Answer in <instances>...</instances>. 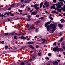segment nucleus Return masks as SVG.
Returning a JSON list of instances; mask_svg holds the SVG:
<instances>
[{"mask_svg":"<svg viewBox=\"0 0 65 65\" xmlns=\"http://www.w3.org/2000/svg\"><path fill=\"white\" fill-rule=\"evenodd\" d=\"M37 6H39L38 4H35L34 5H31V7H34L35 9H39V8L37 7Z\"/></svg>","mask_w":65,"mask_h":65,"instance_id":"f257e3e1","label":"nucleus"},{"mask_svg":"<svg viewBox=\"0 0 65 65\" xmlns=\"http://www.w3.org/2000/svg\"><path fill=\"white\" fill-rule=\"evenodd\" d=\"M57 26V23H54L53 24V26L52 27V29L54 30V31H55V30L56 29H57V28L56 27Z\"/></svg>","mask_w":65,"mask_h":65,"instance_id":"f03ea898","label":"nucleus"},{"mask_svg":"<svg viewBox=\"0 0 65 65\" xmlns=\"http://www.w3.org/2000/svg\"><path fill=\"white\" fill-rule=\"evenodd\" d=\"M53 50L54 52H59L60 51V49L58 48H54L53 49Z\"/></svg>","mask_w":65,"mask_h":65,"instance_id":"7ed1b4c3","label":"nucleus"},{"mask_svg":"<svg viewBox=\"0 0 65 65\" xmlns=\"http://www.w3.org/2000/svg\"><path fill=\"white\" fill-rule=\"evenodd\" d=\"M55 4H54L53 6H51L50 8L51 9H52V8H53V9H54L55 10H57V8H56L55 7Z\"/></svg>","mask_w":65,"mask_h":65,"instance_id":"20e7f679","label":"nucleus"},{"mask_svg":"<svg viewBox=\"0 0 65 65\" xmlns=\"http://www.w3.org/2000/svg\"><path fill=\"white\" fill-rule=\"evenodd\" d=\"M37 14V11H34L32 12L31 13V15H36Z\"/></svg>","mask_w":65,"mask_h":65,"instance_id":"39448f33","label":"nucleus"},{"mask_svg":"<svg viewBox=\"0 0 65 65\" xmlns=\"http://www.w3.org/2000/svg\"><path fill=\"white\" fill-rule=\"evenodd\" d=\"M48 3H49L48 2L47 3V2H45V3L44 4V5H46V7H48V6H49V5L48 4Z\"/></svg>","mask_w":65,"mask_h":65,"instance_id":"423d86ee","label":"nucleus"},{"mask_svg":"<svg viewBox=\"0 0 65 65\" xmlns=\"http://www.w3.org/2000/svg\"><path fill=\"white\" fill-rule=\"evenodd\" d=\"M19 38H20L21 39H26V38L25 37L23 36L21 37H19Z\"/></svg>","mask_w":65,"mask_h":65,"instance_id":"0eeeda50","label":"nucleus"},{"mask_svg":"<svg viewBox=\"0 0 65 65\" xmlns=\"http://www.w3.org/2000/svg\"><path fill=\"white\" fill-rule=\"evenodd\" d=\"M50 22H46L45 23V27H47V25H49V24H50Z\"/></svg>","mask_w":65,"mask_h":65,"instance_id":"6e6552de","label":"nucleus"},{"mask_svg":"<svg viewBox=\"0 0 65 65\" xmlns=\"http://www.w3.org/2000/svg\"><path fill=\"white\" fill-rule=\"evenodd\" d=\"M63 7H63H61V10H62L63 11H65V5H64Z\"/></svg>","mask_w":65,"mask_h":65,"instance_id":"1a4fd4ad","label":"nucleus"},{"mask_svg":"<svg viewBox=\"0 0 65 65\" xmlns=\"http://www.w3.org/2000/svg\"><path fill=\"white\" fill-rule=\"evenodd\" d=\"M58 26L59 28H62V27H63V25L60 24H58Z\"/></svg>","mask_w":65,"mask_h":65,"instance_id":"9d476101","label":"nucleus"},{"mask_svg":"<svg viewBox=\"0 0 65 65\" xmlns=\"http://www.w3.org/2000/svg\"><path fill=\"white\" fill-rule=\"evenodd\" d=\"M62 5H58V6H57L56 7V9H57L58 8V9H59V8H61V6Z\"/></svg>","mask_w":65,"mask_h":65,"instance_id":"9b49d317","label":"nucleus"},{"mask_svg":"<svg viewBox=\"0 0 65 65\" xmlns=\"http://www.w3.org/2000/svg\"><path fill=\"white\" fill-rule=\"evenodd\" d=\"M61 22V23H63L64 22H65V20L64 19H62L60 20Z\"/></svg>","mask_w":65,"mask_h":65,"instance_id":"f8f14e48","label":"nucleus"},{"mask_svg":"<svg viewBox=\"0 0 65 65\" xmlns=\"http://www.w3.org/2000/svg\"><path fill=\"white\" fill-rule=\"evenodd\" d=\"M50 27V26L48 25L46 27H47V31H49V30H50V28H49V27Z\"/></svg>","mask_w":65,"mask_h":65,"instance_id":"ddd939ff","label":"nucleus"},{"mask_svg":"<svg viewBox=\"0 0 65 65\" xmlns=\"http://www.w3.org/2000/svg\"><path fill=\"white\" fill-rule=\"evenodd\" d=\"M58 63L57 61H55V62H53V64L54 65H57V64H58Z\"/></svg>","mask_w":65,"mask_h":65,"instance_id":"4468645a","label":"nucleus"},{"mask_svg":"<svg viewBox=\"0 0 65 65\" xmlns=\"http://www.w3.org/2000/svg\"><path fill=\"white\" fill-rule=\"evenodd\" d=\"M58 4L59 5V4H60V3H61V5H64V4H63V2H62L61 1L60 2H58Z\"/></svg>","mask_w":65,"mask_h":65,"instance_id":"2eb2a0df","label":"nucleus"},{"mask_svg":"<svg viewBox=\"0 0 65 65\" xmlns=\"http://www.w3.org/2000/svg\"><path fill=\"white\" fill-rule=\"evenodd\" d=\"M56 10H58V11L59 12H61V9H56Z\"/></svg>","mask_w":65,"mask_h":65,"instance_id":"dca6fc26","label":"nucleus"},{"mask_svg":"<svg viewBox=\"0 0 65 65\" xmlns=\"http://www.w3.org/2000/svg\"><path fill=\"white\" fill-rule=\"evenodd\" d=\"M43 5V3H40V8H41L42 6V5Z\"/></svg>","mask_w":65,"mask_h":65,"instance_id":"f3484780","label":"nucleus"},{"mask_svg":"<svg viewBox=\"0 0 65 65\" xmlns=\"http://www.w3.org/2000/svg\"><path fill=\"white\" fill-rule=\"evenodd\" d=\"M49 18L51 20H52V21L53 20V17L51 16H49Z\"/></svg>","mask_w":65,"mask_h":65,"instance_id":"a211bd4d","label":"nucleus"},{"mask_svg":"<svg viewBox=\"0 0 65 65\" xmlns=\"http://www.w3.org/2000/svg\"><path fill=\"white\" fill-rule=\"evenodd\" d=\"M24 2L25 3H29V2H30V1H24Z\"/></svg>","mask_w":65,"mask_h":65,"instance_id":"6ab92c4d","label":"nucleus"},{"mask_svg":"<svg viewBox=\"0 0 65 65\" xmlns=\"http://www.w3.org/2000/svg\"><path fill=\"white\" fill-rule=\"evenodd\" d=\"M29 47L31 48H32V49H34V47H33V46L32 45H30L29 46Z\"/></svg>","mask_w":65,"mask_h":65,"instance_id":"aec40b11","label":"nucleus"},{"mask_svg":"<svg viewBox=\"0 0 65 65\" xmlns=\"http://www.w3.org/2000/svg\"><path fill=\"white\" fill-rule=\"evenodd\" d=\"M38 54L39 56H41L42 55V54H41V53H38Z\"/></svg>","mask_w":65,"mask_h":65,"instance_id":"412c9836","label":"nucleus"},{"mask_svg":"<svg viewBox=\"0 0 65 65\" xmlns=\"http://www.w3.org/2000/svg\"><path fill=\"white\" fill-rule=\"evenodd\" d=\"M15 5V4H11L10 5L11 7H13V6H14Z\"/></svg>","mask_w":65,"mask_h":65,"instance_id":"4be33fe9","label":"nucleus"},{"mask_svg":"<svg viewBox=\"0 0 65 65\" xmlns=\"http://www.w3.org/2000/svg\"><path fill=\"white\" fill-rule=\"evenodd\" d=\"M63 38H61L59 40V41H62L63 40Z\"/></svg>","mask_w":65,"mask_h":65,"instance_id":"5701e85b","label":"nucleus"},{"mask_svg":"<svg viewBox=\"0 0 65 65\" xmlns=\"http://www.w3.org/2000/svg\"><path fill=\"white\" fill-rule=\"evenodd\" d=\"M34 29L33 28V26H30V29Z\"/></svg>","mask_w":65,"mask_h":65,"instance_id":"b1692460","label":"nucleus"},{"mask_svg":"<svg viewBox=\"0 0 65 65\" xmlns=\"http://www.w3.org/2000/svg\"><path fill=\"white\" fill-rule=\"evenodd\" d=\"M9 13L10 14H11V13L9 12V13H7V15H9Z\"/></svg>","mask_w":65,"mask_h":65,"instance_id":"393cba45","label":"nucleus"},{"mask_svg":"<svg viewBox=\"0 0 65 65\" xmlns=\"http://www.w3.org/2000/svg\"><path fill=\"white\" fill-rule=\"evenodd\" d=\"M20 65H25V63H24V62H22L21 63Z\"/></svg>","mask_w":65,"mask_h":65,"instance_id":"a878e982","label":"nucleus"},{"mask_svg":"<svg viewBox=\"0 0 65 65\" xmlns=\"http://www.w3.org/2000/svg\"><path fill=\"white\" fill-rule=\"evenodd\" d=\"M8 48V46H5V48L6 50H7V48Z\"/></svg>","mask_w":65,"mask_h":65,"instance_id":"bb28decb","label":"nucleus"},{"mask_svg":"<svg viewBox=\"0 0 65 65\" xmlns=\"http://www.w3.org/2000/svg\"><path fill=\"white\" fill-rule=\"evenodd\" d=\"M45 58L46 60H50V59L48 57H45Z\"/></svg>","mask_w":65,"mask_h":65,"instance_id":"cd10ccee","label":"nucleus"},{"mask_svg":"<svg viewBox=\"0 0 65 65\" xmlns=\"http://www.w3.org/2000/svg\"><path fill=\"white\" fill-rule=\"evenodd\" d=\"M31 20V18H28L27 19V21H30Z\"/></svg>","mask_w":65,"mask_h":65,"instance_id":"c85d7f7f","label":"nucleus"},{"mask_svg":"<svg viewBox=\"0 0 65 65\" xmlns=\"http://www.w3.org/2000/svg\"><path fill=\"white\" fill-rule=\"evenodd\" d=\"M36 22H37V23H40V21H37Z\"/></svg>","mask_w":65,"mask_h":65,"instance_id":"c756f323","label":"nucleus"},{"mask_svg":"<svg viewBox=\"0 0 65 65\" xmlns=\"http://www.w3.org/2000/svg\"><path fill=\"white\" fill-rule=\"evenodd\" d=\"M4 34L5 35H8V33H5Z\"/></svg>","mask_w":65,"mask_h":65,"instance_id":"7c9ffc66","label":"nucleus"},{"mask_svg":"<svg viewBox=\"0 0 65 65\" xmlns=\"http://www.w3.org/2000/svg\"><path fill=\"white\" fill-rule=\"evenodd\" d=\"M48 56L50 57V56H51V53H49L48 54Z\"/></svg>","mask_w":65,"mask_h":65,"instance_id":"2f4dec72","label":"nucleus"},{"mask_svg":"<svg viewBox=\"0 0 65 65\" xmlns=\"http://www.w3.org/2000/svg\"><path fill=\"white\" fill-rule=\"evenodd\" d=\"M20 19L21 20H25V18H23V17H22L21 18H20Z\"/></svg>","mask_w":65,"mask_h":65,"instance_id":"473e14b6","label":"nucleus"},{"mask_svg":"<svg viewBox=\"0 0 65 65\" xmlns=\"http://www.w3.org/2000/svg\"><path fill=\"white\" fill-rule=\"evenodd\" d=\"M0 17H1L2 18H3V17H4V15L3 14H2L0 15Z\"/></svg>","mask_w":65,"mask_h":65,"instance_id":"72a5a7b5","label":"nucleus"},{"mask_svg":"<svg viewBox=\"0 0 65 65\" xmlns=\"http://www.w3.org/2000/svg\"><path fill=\"white\" fill-rule=\"evenodd\" d=\"M31 44H33L35 42H30Z\"/></svg>","mask_w":65,"mask_h":65,"instance_id":"f704fd0d","label":"nucleus"},{"mask_svg":"<svg viewBox=\"0 0 65 65\" xmlns=\"http://www.w3.org/2000/svg\"><path fill=\"white\" fill-rule=\"evenodd\" d=\"M50 27H53V24H51L50 25Z\"/></svg>","mask_w":65,"mask_h":65,"instance_id":"c9c22d12","label":"nucleus"},{"mask_svg":"<svg viewBox=\"0 0 65 65\" xmlns=\"http://www.w3.org/2000/svg\"><path fill=\"white\" fill-rule=\"evenodd\" d=\"M19 12H23V11L22 10H20L19 11Z\"/></svg>","mask_w":65,"mask_h":65,"instance_id":"e433bc0d","label":"nucleus"},{"mask_svg":"<svg viewBox=\"0 0 65 65\" xmlns=\"http://www.w3.org/2000/svg\"><path fill=\"white\" fill-rule=\"evenodd\" d=\"M59 36H61L62 35V33L60 32V34H59Z\"/></svg>","mask_w":65,"mask_h":65,"instance_id":"4c0bfd02","label":"nucleus"},{"mask_svg":"<svg viewBox=\"0 0 65 65\" xmlns=\"http://www.w3.org/2000/svg\"><path fill=\"white\" fill-rule=\"evenodd\" d=\"M33 60V59L32 58H31L29 60V61H32Z\"/></svg>","mask_w":65,"mask_h":65,"instance_id":"58836bf2","label":"nucleus"},{"mask_svg":"<svg viewBox=\"0 0 65 65\" xmlns=\"http://www.w3.org/2000/svg\"><path fill=\"white\" fill-rule=\"evenodd\" d=\"M56 43H56V42H55L53 44V45H56Z\"/></svg>","mask_w":65,"mask_h":65,"instance_id":"ea45409f","label":"nucleus"},{"mask_svg":"<svg viewBox=\"0 0 65 65\" xmlns=\"http://www.w3.org/2000/svg\"><path fill=\"white\" fill-rule=\"evenodd\" d=\"M41 39H42L41 40H44H44H45V39L41 38Z\"/></svg>","mask_w":65,"mask_h":65,"instance_id":"a19ab883","label":"nucleus"},{"mask_svg":"<svg viewBox=\"0 0 65 65\" xmlns=\"http://www.w3.org/2000/svg\"><path fill=\"white\" fill-rule=\"evenodd\" d=\"M36 48H38V47H39V46L38 45H36Z\"/></svg>","mask_w":65,"mask_h":65,"instance_id":"79ce46f5","label":"nucleus"},{"mask_svg":"<svg viewBox=\"0 0 65 65\" xmlns=\"http://www.w3.org/2000/svg\"><path fill=\"white\" fill-rule=\"evenodd\" d=\"M14 38L15 39H17V36H14Z\"/></svg>","mask_w":65,"mask_h":65,"instance_id":"37998d69","label":"nucleus"},{"mask_svg":"<svg viewBox=\"0 0 65 65\" xmlns=\"http://www.w3.org/2000/svg\"><path fill=\"white\" fill-rule=\"evenodd\" d=\"M54 31H55L54 30H52V31H51V32H52V33H54Z\"/></svg>","mask_w":65,"mask_h":65,"instance_id":"c03bdc74","label":"nucleus"},{"mask_svg":"<svg viewBox=\"0 0 65 65\" xmlns=\"http://www.w3.org/2000/svg\"><path fill=\"white\" fill-rule=\"evenodd\" d=\"M27 15V13H25V14H22V15Z\"/></svg>","mask_w":65,"mask_h":65,"instance_id":"a18cd8bd","label":"nucleus"},{"mask_svg":"<svg viewBox=\"0 0 65 65\" xmlns=\"http://www.w3.org/2000/svg\"><path fill=\"white\" fill-rule=\"evenodd\" d=\"M11 8H10L8 9V10H11Z\"/></svg>","mask_w":65,"mask_h":65,"instance_id":"49530a36","label":"nucleus"},{"mask_svg":"<svg viewBox=\"0 0 65 65\" xmlns=\"http://www.w3.org/2000/svg\"><path fill=\"white\" fill-rule=\"evenodd\" d=\"M33 11V9H32V10H31L30 11V12H32Z\"/></svg>","mask_w":65,"mask_h":65,"instance_id":"de8ad7c7","label":"nucleus"},{"mask_svg":"<svg viewBox=\"0 0 65 65\" xmlns=\"http://www.w3.org/2000/svg\"><path fill=\"white\" fill-rule=\"evenodd\" d=\"M4 43V41H2L1 42V43H2V44H3Z\"/></svg>","mask_w":65,"mask_h":65,"instance_id":"09e8293b","label":"nucleus"},{"mask_svg":"<svg viewBox=\"0 0 65 65\" xmlns=\"http://www.w3.org/2000/svg\"><path fill=\"white\" fill-rule=\"evenodd\" d=\"M60 50L61 51H63V49L62 48H60Z\"/></svg>","mask_w":65,"mask_h":65,"instance_id":"8fccbe9b","label":"nucleus"},{"mask_svg":"<svg viewBox=\"0 0 65 65\" xmlns=\"http://www.w3.org/2000/svg\"><path fill=\"white\" fill-rule=\"evenodd\" d=\"M63 48L64 50H65V46H63Z\"/></svg>","mask_w":65,"mask_h":65,"instance_id":"3c124183","label":"nucleus"},{"mask_svg":"<svg viewBox=\"0 0 65 65\" xmlns=\"http://www.w3.org/2000/svg\"><path fill=\"white\" fill-rule=\"evenodd\" d=\"M28 18H31V16L30 15H29L28 16Z\"/></svg>","mask_w":65,"mask_h":65,"instance_id":"603ef678","label":"nucleus"},{"mask_svg":"<svg viewBox=\"0 0 65 65\" xmlns=\"http://www.w3.org/2000/svg\"><path fill=\"white\" fill-rule=\"evenodd\" d=\"M36 32H38V30L37 29H36L35 30Z\"/></svg>","mask_w":65,"mask_h":65,"instance_id":"864d4df0","label":"nucleus"},{"mask_svg":"<svg viewBox=\"0 0 65 65\" xmlns=\"http://www.w3.org/2000/svg\"><path fill=\"white\" fill-rule=\"evenodd\" d=\"M8 21H10V19H8Z\"/></svg>","mask_w":65,"mask_h":65,"instance_id":"5fc2aeb1","label":"nucleus"},{"mask_svg":"<svg viewBox=\"0 0 65 65\" xmlns=\"http://www.w3.org/2000/svg\"><path fill=\"white\" fill-rule=\"evenodd\" d=\"M24 35H25V34H24V33H23L21 34V35H22V36Z\"/></svg>","mask_w":65,"mask_h":65,"instance_id":"6e6d98bb","label":"nucleus"},{"mask_svg":"<svg viewBox=\"0 0 65 65\" xmlns=\"http://www.w3.org/2000/svg\"><path fill=\"white\" fill-rule=\"evenodd\" d=\"M28 44H31V42H28Z\"/></svg>","mask_w":65,"mask_h":65,"instance_id":"4d7b16f0","label":"nucleus"},{"mask_svg":"<svg viewBox=\"0 0 65 65\" xmlns=\"http://www.w3.org/2000/svg\"><path fill=\"white\" fill-rule=\"evenodd\" d=\"M36 17H39V15H36Z\"/></svg>","mask_w":65,"mask_h":65,"instance_id":"13d9d810","label":"nucleus"},{"mask_svg":"<svg viewBox=\"0 0 65 65\" xmlns=\"http://www.w3.org/2000/svg\"><path fill=\"white\" fill-rule=\"evenodd\" d=\"M56 0H53V2H56Z\"/></svg>","mask_w":65,"mask_h":65,"instance_id":"bf43d9fd","label":"nucleus"},{"mask_svg":"<svg viewBox=\"0 0 65 65\" xmlns=\"http://www.w3.org/2000/svg\"><path fill=\"white\" fill-rule=\"evenodd\" d=\"M27 40H30V38H28L27 39Z\"/></svg>","mask_w":65,"mask_h":65,"instance_id":"052dcab7","label":"nucleus"},{"mask_svg":"<svg viewBox=\"0 0 65 65\" xmlns=\"http://www.w3.org/2000/svg\"><path fill=\"white\" fill-rule=\"evenodd\" d=\"M27 65H31V64L30 63H27Z\"/></svg>","mask_w":65,"mask_h":65,"instance_id":"680f3d73","label":"nucleus"},{"mask_svg":"<svg viewBox=\"0 0 65 65\" xmlns=\"http://www.w3.org/2000/svg\"><path fill=\"white\" fill-rule=\"evenodd\" d=\"M49 22L50 24H51V22H52V21H51V20H50Z\"/></svg>","mask_w":65,"mask_h":65,"instance_id":"e2e57ef3","label":"nucleus"},{"mask_svg":"<svg viewBox=\"0 0 65 65\" xmlns=\"http://www.w3.org/2000/svg\"><path fill=\"white\" fill-rule=\"evenodd\" d=\"M54 11V13H56V11Z\"/></svg>","mask_w":65,"mask_h":65,"instance_id":"0e129e2a","label":"nucleus"},{"mask_svg":"<svg viewBox=\"0 0 65 65\" xmlns=\"http://www.w3.org/2000/svg\"><path fill=\"white\" fill-rule=\"evenodd\" d=\"M63 54L65 55V52H63Z\"/></svg>","mask_w":65,"mask_h":65,"instance_id":"69168bd1","label":"nucleus"},{"mask_svg":"<svg viewBox=\"0 0 65 65\" xmlns=\"http://www.w3.org/2000/svg\"><path fill=\"white\" fill-rule=\"evenodd\" d=\"M60 60H57V62H60Z\"/></svg>","mask_w":65,"mask_h":65,"instance_id":"338daca9","label":"nucleus"},{"mask_svg":"<svg viewBox=\"0 0 65 65\" xmlns=\"http://www.w3.org/2000/svg\"><path fill=\"white\" fill-rule=\"evenodd\" d=\"M11 16H13L14 15L13 14H11Z\"/></svg>","mask_w":65,"mask_h":65,"instance_id":"774afa93","label":"nucleus"}]
</instances>
